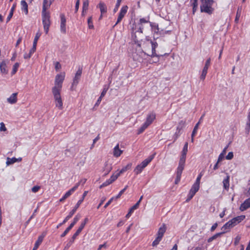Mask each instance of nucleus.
<instances>
[{
    "instance_id": "423d86ee",
    "label": "nucleus",
    "mask_w": 250,
    "mask_h": 250,
    "mask_svg": "<svg viewBox=\"0 0 250 250\" xmlns=\"http://www.w3.org/2000/svg\"><path fill=\"white\" fill-rule=\"evenodd\" d=\"M188 143L186 142L183 148L182 154L179 161V165L185 166L186 159V155L188 152Z\"/></svg>"
},
{
    "instance_id": "c9c22d12",
    "label": "nucleus",
    "mask_w": 250,
    "mask_h": 250,
    "mask_svg": "<svg viewBox=\"0 0 250 250\" xmlns=\"http://www.w3.org/2000/svg\"><path fill=\"white\" fill-rule=\"evenodd\" d=\"M148 127V126L146 125V124H145V123L143 124V125L139 128L138 130V134H140L142 133H143L144 130L147 128Z\"/></svg>"
},
{
    "instance_id": "49530a36",
    "label": "nucleus",
    "mask_w": 250,
    "mask_h": 250,
    "mask_svg": "<svg viewBox=\"0 0 250 250\" xmlns=\"http://www.w3.org/2000/svg\"><path fill=\"white\" fill-rule=\"evenodd\" d=\"M245 217H246L245 215H242L238 216L236 217H234V218L238 222V223H240L245 218Z\"/></svg>"
},
{
    "instance_id": "0e129e2a",
    "label": "nucleus",
    "mask_w": 250,
    "mask_h": 250,
    "mask_svg": "<svg viewBox=\"0 0 250 250\" xmlns=\"http://www.w3.org/2000/svg\"><path fill=\"white\" fill-rule=\"evenodd\" d=\"M194 195H195L194 194L190 192H189V193H188V198L186 200V202H188L189 201L193 198V197L194 196Z\"/></svg>"
},
{
    "instance_id": "0eeeda50",
    "label": "nucleus",
    "mask_w": 250,
    "mask_h": 250,
    "mask_svg": "<svg viewBox=\"0 0 250 250\" xmlns=\"http://www.w3.org/2000/svg\"><path fill=\"white\" fill-rule=\"evenodd\" d=\"M61 18V25L60 29L62 33H66V19L65 16L63 14H61L60 15Z\"/></svg>"
},
{
    "instance_id": "f8f14e48",
    "label": "nucleus",
    "mask_w": 250,
    "mask_h": 250,
    "mask_svg": "<svg viewBox=\"0 0 250 250\" xmlns=\"http://www.w3.org/2000/svg\"><path fill=\"white\" fill-rule=\"evenodd\" d=\"M78 187V184H76V185L72 188H71L70 190H69L68 191H67L65 194L60 199V202H63L64 201L66 198H67Z\"/></svg>"
},
{
    "instance_id": "f03ea898",
    "label": "nucleus",
    "mask_w": 250,
    "mask_h": 250,
    "mask_svg": "<svg viewBox=\"0 0 250 250\" xmlns=\"http://www.w3.org/2000/svg\"><path fill=\"white\" fill-rule=\"evenodd\" d=\"M166 229V226L165 224H163V225L159 229L157 233V237L152 242V245L153 247H156L159 244L164 236Z\"/></svg>"
},
{
    "instance_id": "72a5a7b5",
    "label": "nucleus",
    "mask_w": 250,
    "mask_h": 250,
    "mask_svg": "<svg viewBox=\"0 0 250 250\" xmlns=\"http://www.w3.org/2000/svg\"><path fill=\"white\" fill-rule=\"evenodd\" d=\"M223 234H224V232H221L216 233L215 234H214V235H213L212 236H211V237L209 238L208 239V242L210 243L213 240H214V239H216L217 237L220 236Z\"/></svg>"
},
{
    "instance_id": "09e8293b",
    "label": "nucleus",
    "mask_w": 250,
    "mask_h": 250,
    "mask_svg": "<svg viewBox=\"0 0 250 250\" xmlns=\"http://www.w3.org/2000/svg\"><path fill=\"white\" fill-rule=\"evenodd\" d=\"M127 10L128 6L127 5H125L122 7L120 12L125 15L127 11Z\"/></svg>"
},
{
    "instance_id": "9b49d317",
    "label": "nucleus",
    "mask_w": 250,
    "mask_h": 250,
    "mask_svg": "<svg viewBox=\"0 0 250 250\" xmlns=\"http://www.w3.org/2000/svg\"><path fill=\"white\" fill-rule=\"evenodd\" d=\"M150 25L152 31L155 33H159L160 35L163 34V29L159 28L158 24L150 22Z\"/></svg>"
},
{
    "instance_id": "e2e57ef3",
    "label": "nucleus",
    "mask_w": 250,
    "mask_h": 250,
    "mask_svg": "<svg viewBox=\"0 0 250 250\" xmlns=\"http://www.w3.org/2000/svg\"><path fill=\"white\" fill-rule=\"evenodd\" d=\"M107 90H108V87H106L105 86L104 88L103 91L102 92V93L101 94L100 97H101L102 98L104 97V95H105V94L106 93Z\"/></svg>"
},
{
    "instance_id": "4be33fe9",
    "label": "nucleus",
    "mask_w": 250,
    "mask_h": 250,
    "mask_svg": "<svg viewBox=\"0 0 250 250\" xmlns=\"http://www.w3.org/2000/svg\"><path fill=\"white\" fill-rule=\"evenodd\" d=\"M17 93H13L11 96L7 99V102L11 104H15L17 101Z\"/></svg>"
},
{
    "instance_id": "9d476101",
    "label": "nucleus",
    "mask_w": 250,
    "mask_h": 250,
    "mask_svg": "<svg viewBox=\"0 0 250 250\" xmlns=\"http://www.w3.org/2000/svg\"><path fill=\"white\" fill-rule=\"evenodd\" d=\"M151 44V48H152V54L151 55H149V56L151 57H156L158 58L160 56H163V55H158L156 53V48L158 46V43L154 41H150Z\"/></svg>"
},
{
    "instance_id": "4d7b16f0",
    "label": "nucleus",
    "mask_w": 250,
    "mask_h": 250,
    "mask_svg": "<svg viewBox=\"0 0 250 250\" xmlns=\"http://www.w3.org/2000/svg\"><path fill=\"white\" fill-rule=\"evenodd\" d=\"M111 183H112L110 181V180L108 179L100 186V188H101L103 187L107 186L108 185H110Z\"/></svg>"
},
{
    "instance_id": "a211bd4d",
    "label": "nucleus",
    "mask_w": 250,
    "mask_h": 250,
    "mask_svg": "<svg viewBox=\"0 0 250 250\" xmlns=\"http://www.w3.org/2000/svg\"><path fill=\"white\" fill-rule=\"evenodd\" d=\"M155 154L150 155L148 158L144 160L140 165L142 167L144 168L147 166V165L153 160Z\"/></svg>"
},
{
    "instance_id": "8fccbe9b",
    "label": "nucleus",
    "mask_w": 250,
    "mask_h": 250,
    "mask_svg": "<svg viewBox=\"0 0 250 250\" xmlns=\"http://www.w3.org/2000/svg\"><path fill=\"white\" fill-rule=\"evenodd\" d=\"M87 23L89 29H93L94 28V26L92 21V18L91 17L88 19Z\"/></svg>"
},
{
    "instance_id": "5701e85b",
    "label": "nucleus",
    "mask_w": 250,
    "mask_h": 250,
    "mask_svg": "<svg viewBox=\"0 0 250 250\" xmlns=\"http://www.w3.org/2000/svg\"><path fill=\"white\" fill-rule=\"evenodd\" d=\"M99 7L100 9L101 15L100 18L102 17L103 14L105 13L107 11V8L106 5L103 2H100L99 4Z\"/></svg>"
},
{
    "instance_id": "864d4df0",
    "label": "nucleus",
    "mask_w": 250,
    "mask_h": 250,
    "mask_svg": "<svg viewBox=\"0 0 250 250\" xmlns=\"http://www.w3.org/2000/svg\"><path fill=\"white\" fill-rule=\"evenodd\" d=\"M77 221H78L77 216H76L74 219L73 222L70 224V225L68 227V228H69V229L70 230L73 227V226L75 225V224L77 222Z\"/></svg>"
},
{
    "instance_id": "5fc2aeb1",
    "label": "nucleus",
    "mask_w": 250,
    "mask_h": 250,
    "mask_svg": "<svg viewBox=\"0 0 250 250\" xmlns=\"http://www.w3.org/2000/svg\"><path fill=\"white\" fill-rule=\"evenodd\" d=\"M77 221H78L77 216H76L74 219L73 222L70 224V225L68 227V228H69V229L70 230L73 227V226L75 225V224L77 222Z\"/></svg>"
},
{
    "instance_id": "6e6d98bb",
    "label": "nucleus",
    "mask_w": 250,
    "mask_h": 250,
    "mask_svg": "<svg viewBox=\"0 0 250 250\" xmlns=\"http://www.w3.org/2000/svg\"><path fill=\"white\" fill-rule=\"evenodd\" d=\"M124 16H125L124 14H122V13L120 12L119 14V16H118V19H117V22H116L115 25H116L118 23H119L122 21V20L124 17Z\"/></svg>"
},
{
    "instance_id": "393cba45",
    "label": "nucleus",
    "mask_w": 250,
    "mask_h": 250,
    "mask_svg": "<svg viewBox=\"0 0 250 250\" xmlns=\"http://www.w3.org/2000/svg\"><path fill=\"white\" fill-rule=\"evenodd\" d=\"M78 235V229L76 231L75 233L74 234V235H73L72 238L70 239L69 241L66 244V246L65 247V249L69 248L71 245V244L74 241L75 239H76V237Z\"/></svg>"
},
{
    "instance_id": "412c9836",
    "label": "nucleus",
    "mask_w": 250,
    "mask_h": 250,
    "mask_svg": "<svg viewBox=\"0 0 250 250\" xmlns=\"http://www.w3.org/2000/svg\"><path fill=\"white\" fill-rule=\"evenodd\" d=\"M123 151L119 148V145L117 144L113 149V155L116 157H118L121 156Z\"/></svg>"
},
{
    "instance_id": "a18cd8bd",
    "label": "nucleus",
    "mask_w": 250,
    "mask_h": 250,
    "mask_svg": "<svg viewBox=\"0 0 250 250\" xmlns=\"http://www.w3.org/2000/svg\"><path fill=\"white\" fill-rule=\"evenodd\" d=\"M136 34V33H132V40H133V41L135 43H138L140 42V41L141 40V39L138 38Z\"/></svg>"
},
{
    "instance_id": "6e6552de",
    "label": "nucleus",
    "mask_w": 250,
    "mask_h": 250,
    "mask_svg": "<svg viewBox=\"0 0 250 250\" xmlns=\"http://www.w3.org/2000/svg\"><path fill=\"white\" fill-rule=\"evenodd\" d=\"M185 166H181L178 165V167L177 168L176 171V178L175 181V183L176 184H178L181 179V175L184 170Z\"/></svg>"
},
{
    "instance_id": "c85d7f7f",
    "label": "nucleus",
    "mask_w": 250,
    "mask_h": 250,
    "mask_svg": "<svg viewBox=\"0 0 250 250\" xmlns=\"http://www.w3.org/2000/svg\"><path fill=\"white\" fill-rule=\"evenodd\" d=\"M199 188H200L199 185L194 183L192 185L191 189H190L189 192L195 194V193L198 191Z\"/></svg>"
},
{
    "instance_id": "79ce46f5",
    "label": "nucleus",
    "mask_w": 250,
    "mask_h": 250,
    "mask_svg": "<svg viewBox=\"0 0 250 250\" xmlns=\"http://www.w3.org/2000/svg\"><path fill=\"white\" fill-rule=\"evenodd\" d=\"M120 176V174L117 172L116 174H113L110 178V179H109V180H110V181L111 182V183H113L114 181H115L118 178V177Z\"/></svg>"
},
{
    "instance_id": "2eb2a0df",
    "label": "nucleus",
    "mask_w": 250,
    "mask_h": 250,
    "mask_svg": "<svg viewBox=\"0 0 250 250\" xmlns=\"http://www.w3.org/2000/svg\"><path fill=\"white\" fill-rule=\"evenodd\" d=\"M52 2L51 0H43L42 13H48L46 10L50 7Z\"/></svg>"
},
{
    "instance_id": "a878e982",
    "label": "nucleus",
    "mask_w": 250,
    "mask_h": 250,
    "mask_svg": "<svg viewBox=\"0 0 250 250\" xmlns=\"http://www.w3.org/2000/svg\"><path fill=\"white\" fill-rule=\"evenodd\" d=\"M21 9L22 11H23L25 12V14L26 15H27L28 10V5L27 2L24 0H22L21 1Z\"/></svg>"
},
{
    "instance_id": "bb28decb",
    "label": "nucleus",
    "mask_w": 250,
    "mask_h": 250,
    "mask_svg": "<svg viewBox=\"0 0 250 250\" xmlns=\"http://www.w3.org/2000/svg\"><path fill=\"white\" fill-rule=\"evenodd\" d=\"M43 237L42 236H40L38 237V240L35 242V244L34 245V248H33L32 250H36L38 248V247H39V246L42 243V241L43 240Z\"/></svg>"
},
{
    "instance_id": "bf43d9fd",
    "label": "nucleus",
    "mask_w": 250,
    "mask_h": 250,
    "mask_svg": "<svg viewBox=\"0 0 250 250\" xmlns=\"http://www.w3.org/2000/svg\"><path fill=\"white\" fill-rule=\"evenodd\" d=\"M241 239V237L239 235H237L234 239V245L235 246L237 245Z\"/></svg>"
},
{
    "instance_id": "37998d69",
    "label": "nucleus",
    "mask_w": 250,
    "mask_h": 250,
    "mask_svg": "<svg viewBox=\"0 0 250 250\" xmlns=\"http://www.w3.org/2000/svg\"><path fill=\"white\" fill-rule=\"evenodd\" d=\"M208 72V70L203 68L202 74L200 76L201 80H204Z\"/></svg>"
},
{
    "instance_id": "4c0bfd02",
    "label": "nucleus",
    "mask_w": 250,
    "mask_h": 250,
    "mask_svg": "<svg viewBox=\"0 0 250 250\" xmlns=\"http://www.w3.org/2000/svg\"><path fill=\"white\" fill-rule=\"evenodd\" d=\"M144 168L142 167V166L140 164L138 165L134 169V172H135V174L138 175V174L140 173L142 170H143Z\"/></svg>"
},
{
    "instance_id": "c756f323",
    "label": "nucleus",
    "mask_w": 250,
    "mask_h": 250,
    "mask_svg": "<svg viewBox=\"0 0 250 250\" xmlns=\"http://www.w3.org/2000/svg\"><path fill=\"white\" fill-rule=\"evenodd\" d=\"M132 166L131 163L128 164L125 167H123L118 173L120 174V175L131 168Z\"/></svg>"
},
{
    "instance_id": "603ef678",
    "label": "nucleus",
    "mask_w": 250,
    "mask_h": 250,
    "mask_svg": "<svg viewBox=\"0 0 250 250\" xmlns=\"http://www.w3.org/2000/svg\"><path fill=\"white\" fill-rule=\"evenodd\" d=\"M34 53V52H32L31 50H30L29 53L28 54L25 53L23 56L24 59H29L31 58L32 55Z\"/></svg>"
},
{
    "instance_id": "58836bf2",
    "label": "nucleus",
    "mask_w": 250,
    "mask_h": 250,
    "mask_svg": "<svg viewBox=\"0 0 250 250\" xmlns=\"http://www.w3.org/2000/svg\"><path fill=\"white\" fill-rule=\"evenodd\" d=\"M88 0H85L83 1V11H82V15H84V11H86L88 9Z\"/></svg>"
},
{
    "instance_id": "338daca9",
    "label": "nucleus",
    "mask_w": 250,
    "mask_h": 250,
    "mask_svg": "<svg viewBox=\"0 0 250 250\" xmlns=\"http://www.w3.org/2000/svg\"><path fill=\"white\" fill-rule=\"evenodd\" d=\"M150 22L148 20L146 19L145 18H141L140 19V24H142L143 23Z\"/></svg>"
},
{
    "instance_id": "6ab92c4d",
    "label": "nucleus",
    "mask_w": 250,
    "mask_h": 250,
    "mask_svg": "<svg viewBox=\"0 0 250 250\" xmlns=\"http://www.w3.org/2000/svg\"><path fill=\"white\" fill-rule=\"evenodd\" d=\"M40 36H41V34L40 33H37L36 34V35L34 38V41H33L32 48L30 49L32 50V52H35L36 51L37 42H38V41L39 38L40 37Z\"/></svg>"
},
{
    "instance_id": "e433bc0d",
    "label": "nucleus",
    "mask_w": 250,
    "mask_h": 250,
    "mask_svg": "<svg viewBox=\"0 0 250 250\" xmlns=\"http://www.w3.org/2000/svg\"><path fill=\"white\" fill-rule=\"evenodd\" d=\"M17 162V158L15 157H13L12 158L7 157V161H6V165H10L11 164H13Z\"/></svg>"
},
{
    "instance_id": "680f3d73",
    "label": "nucleus",
    "mask_w": 250,
    "mask_h": 250,
    "mask_svg": "<svg viewBox=\"0 0 250 250\" xmlns=\"http://www.w3.org/2000/svg\"><path fill=\"white\" fill-rule=\"evenodd\" d=\"M202 176V173H200L198 175V177H197V179L196 180V181H195V182L194 183L198 184V185H200V180L201 179Z\"/></svg>"
},
{
    "instance_id": "2f4dec72",
    "label": "nucleus",
    "mask_w": 250,
    "mask_h": 250,
    "mask_svg": "<svg viewBox=\"0 0 250 250\" xmlns=\"http://www.w3.org/2000/svg\"><path fill=\"white\" fill-rule=\"evenodd\" d=\"M0 69L1 72L4 74L7 73V70L6 69V64L5 62L3 61L0 64Z\"/></svg>"
},
{
    "instance_id": "20e7f679",
    "label": "nucleus",
    "mask_w": 250,
    "mask_h": 250,
    "mask_svg": "<svg viewBox=\"0 0 250 250\" xmlns=\"http://www.w3.org/2000/svg\"><path fill=\"white\" fill-rule=\"evenodd\" d=\"M50 16L49 13H42V20L43 28L46 34H47L50 25Z\"/></svg>"
},
{
    "instance_id": "f257e3e1",
    "label": "nucleus",
    "mask_w": 250,
    "mask_h": 250,
    "mask_svg": "<svg viewBox=\"0 0 250 250\" xmlns=\"http://www.w3.org/2000/svg\"><path fill=\"white\" fill-rule=\"evenodd\" d=\"M213 3V0H206L202 2L200 5L201 12L209 15L211 14L214 11V8L212 7Z\"/></svg>"
},
{
    "instance_id": "b1692460",
    "label": "nucleus",
    "mask_w": 250,
    "mask_h": 250,
    "mask_svg": "<svg viewBox=\"0 0 250 250\" xmlns=\"http://www.w3.org/2000/svg\"><path fill=\"white\" fill-rule=\"evenodd\" d=\"M112 169V167L111 165L108 164L107 162H105L104 164V167L103 168V171L104 172V175L108 174Z\"/></svg>"
},
{
    "instance_id": "c03bdc74",
    "label": "nucleus",
    "mask_w": 250,
    "mask_h": 250,
    "mask_svg": "<svg viewBox=\"0 0 250 250\" xmlns=\"http://www.w3.org/2000/svg\"><path fill=\"white\" fill-rule=\"evenodd\" d=\"M128 188V186H126L125 187V188L123 189L122 190H121L120 191V192L119 193V194L115 197H114L115 199H117L118 198H119L121 195L125 192V191L126 190V189L127 188Z\"/></svg>"
},
{
    "instance_id": "aec40b11",
    "label": "nucleus",
    "mask_w": 250,
    "mask_h": 250,
    "mask_svg": "<svg viewBox=\"0 0 250 250\" xmlns=\"http://www.w3.org/2000/svg\"><path fill=\"white\" fill-rule=\"evenodd\" d=\"M229 175L227 173V176L223 181L224 188L227 190H228L229 187Z\"/></svg>"
},
{
    "instance_id": "cd10ccee",
    "label": "nucleus",
    "mask_w": 250,
    "mask_h": 250,
    "mask_svg": "<svg viewBox=\"0 0 250 250\" xmlns=\"http://www.w3.org/2000/svg\"><path fill=\"white\" fill-rule=\"evenodd\" d=\"M139 207V203H136L134 206H133L129 209V212L126 215V217L128 218L130 217L132 213L134 211V210L136 209Z\"/></svg>"
},
{
    "instance_id": "39448f33",
    "label": "nucleus",
    "mask_w": 250,
    "mask_h": 250,
    "mask_svg": "<svg viewBox=\"0 0 250 250\" xmlns=\"http://www.w3.org/2000/svg\"><path fill=\"white\" fill-rule=\"evenodd\" d=\"M61 91L52 90V93L55 100L56 106L59 108H62V102L60 93Z\"/></svg>"
},
{
    "instance_id": "1a4fd4ad",
    "label": "nucleus",
    "mask_w": 250,
    "mask_h": 250,
    "mask_svg": "<svg viewBox=\"0 0 250 250\" xmlns=\"http://www.w3.org/2000/svg\"><path fill=\"white\" fill-rule=\"evenodd\" d=\"M155 119L156 114L153 112H150L147 115L146 121L145 123L146 124V125L149 126L152 123Z\"/></svg>"
},
{
    "instance_id": "f704fd0d",
    "label": "nucleus",
    "mask_w": 250,
    "mask_h": 250,
    "mask_svg": "<svg viewBox=\"0 0 250 250\" xmlns=\"http://www.w3.org/2000/svg\"><path fill=\"white\" fill-rule=\"evenodd\" d=\"M78 208V202L76 204L75 207L74 209H73L70 212L69 214L66 217V218H68L69 220L70 218L72 217L73 215L76 212L77 208Z\"/></svg>"
},
{
    "instance_id": "ddd939ff",
    "label": "nucleus",
    "mask_w": 250,
    "mask_h": 250,
    "mask_svg": "<svg viewBox=\"0 0 250 250\" xmlns=\"http://www.w3.org/2000/svg\"><path fill=\"white\" fill-rule=\"evenodd\" d=\"M78 187V184H76V185L72 188H71L70 190H69L68 191H67L65 194L60 199V202H63L64 201L66 198H67Z\"/></svg>"
},
{
    "instance_id": "13d9d810",
    "label": "nucleus",
    "mask_w": 250,
    "mask_h": 250,
    "mask_svg": "<svg viewBox=\"0 0 250 250\" xmlns=\"http://www.w3.org/2000/svg\"><path fill=\"white\" fill-rule=\"evenodd\" d=\"M121 0H117V3L116 4V5H115V7L114 9V10H113V12L114 13L116 12L118 10L120 4H121Z\"/></svg>"
},
{
    "instance_id": "774afa93",
    "label": "nucleus",
    "mask_w": 250,
    "mask_h": 250,
    "mask_svg": "<svg viewBox=\"0 0 250 250\" xmlns=\"http://www.w3.org/2000/svg\"><path fill=\"white\" fill-rule=\"evenodd\" d=\"M40 188V186H34L32 188V191L33 192L35 193V192H37Z\"/></svg>"
},
{
    "instance_id": "f3484780",
    "label": "nucleus",
    "mask_w": 250,
    "mask_h": 250,
    "mask_svg": "<svg viewBox=\"0 0 250 250\" xmlns=\"http://www.w3.org/2000/svg\"><path fill=\"white\" fill-rule=\"evenodd\" d=\"M233 228V225L230 222V220L226 223L221 228L224 233L229 231L230 229Z\"/></svg>"
},
{
    "instance_id": "4468645a",
    "label": "nucleus",
    "mask_w": 250,
    "mask_h": 250,
    "mask_svg": "<svg viewBox=\"0 0 250 250\" xmlns=\"http://www.w3.org/2000/svg\"><path fill=\"white\" fill-rule=\"evenodd\" d=\"M249 208H250V197L245 200V201L241 205L240 209L241 211H244Z\"/></svg>"
},
{
    "instance_id": "ea45409f",
    "label": "nucleus",
    "mask_w": 250,
    "mask_h": 250,
    "mask_svg": "<svg viewBox=\"0 0 250 250\" xmlns=\"http://www.w3.org/2000/svg\"><path fill=\"white\" fill-rule=\"evenodd\" d=\"M88 221V218H85L84 219V220L81 223V224L80 226H79V233L81 232V231L84 227L85 224L87 223Z\"/></svg>"
},
{
    "instance_id": "69168bd1",
    "label": "nucleus",
    "mask_w": 250,
    "mask_h": 250,
    "mask_svg": "<svg viewBox=\"0 0 250 250\" xmlns=\"http://www.w3.org/2000/svg\"><path fill=\"white\" fill-rule=\"evenodd\" d=\"M230 222L233 225V227L238 224H239L238 222L235 220L234 218H233L232 219L230 220Z\"/></svg>"
},
{
    "instance_id": "de8ad7c7",
    "label": "nucleus",
    "mask_w": 250,
    "mask_h": 250,
    "mask_svg": "<svg viewBox=\"0 0 250 250\" xmlns=\"http://www.w3.org/2000/svg\"><path fill=\"white\" fill-rule=\"evenodd\" d=\"M200 124V122H198L196 124V125H195L194 128H193V130L192 131V137L193 136H194L195 134L197 132V130L198 128V126H199V125Z\"/></svg>"
},
{
    "instance_id": "7ed1b4c3",
    "label": "nucleus",
    "mask_w": 250,
    "mask_h": 250,
    "mask_svg": "<svg viewBox=\"0 0 250 250\" xmlns=\"http://www.w3.org/2000/svg\"><path fill=\"white\" fill-rule=\"evenodd\" d=\"M64 79V75L62 74H57L55 77V86L52 88L54 90H61L62 84Z\"/></svg>"
},
{
    "instance_id": "052dcab7",
    "label": "nucleus",
    "mask_w": 250,
    "mask_h": 250,
    "mask_svg": "<svg viewBox=\"0 0 250 250\" xmlns=\"http://www.w3.org/2000/svg\"><path fill=\"white\" fill-rule=\"evenodd\" d=\"M233 157V153L232 152H229L226 157L227 160H231Z\"/></svg>"
},
{
    "instance_id": "a19ab883",
    "label": "nucleus",
    "mask_w": 250,
    "mask_h": 250,
    "mask_svg": "<svg viewBox=\"0 0 250 250\" xmlns=\"http://www.w3.org/2000/svg\"><path fill=\"white\" fill-rule=\"evenodd\" d=\"M19 65L20 64L18 62H16L14 64L13 67L12 71L11 72V74L12 75L15 74L17 72L18 67H19Z\"/></svg>"
},
{
    "instance_id": "3c124183",
    "label": "nucleus",
    "mask_w": 250,
    "mask_h": 250,
    "mask_svg": "<svg viewBox=\"0 0 250 250\" xmlns=\"http://www.w3.org/2000/svg\"><path fill=\"white\" fill-rule=\"evenodd\" d=\"M193 8H192V13L194 14L195 12H196L197 7H198V2L195 1L194 2H192L191 3Z\"/></svg>"
},
{
    "instance_id": "dca6fc26",
    "label": "nucleus",
    "mask_w": 250,
    "mask_h": 250,
    "mask_svg": "<svg viewBox=\"0 0 250 250\" xmlns=\"http://www.w3.org/2000/svg\"><path fill=\"white\" fill-rule=\"evenodd\" d=\"M78 71L75 73V76L73 80V82L72 84L70 89L71 91H76L77 84L78 83Z\"/></svg>"
},
{
    "instance_id": "473e14b6",
    "label": "nucleus",
    "mask_w": 250,
    "mask_h": 250,
    "mask_svg": "<svg viewBox=\"0 0 250 250\" xmlns=\"http://www.w3.org/2000/svg\"><path fill=\"white\" fill-rule=\"evenodd\" d=\"M242 10V8L241 6L238 7V8L237 9V10L235 19V22L236 23H238V22L239 19V18H240V17L241 16V15Z\"/></svg>"
},
{
    "instance_id": "7c9ffc66",
    "label": "nucleus",
    "mask_w": 250,
    "mask_h": 250,
    "mask_svg": "<svg viewBox=\"0 0 250 250\" xmlns=\"http://www.w3.org/2000/svg\"><path fill=\"white\" fill-rule=\"evenodd\" d=\"M228 146H226L223 150L222 152L220 154L219 157L218 158V162H220L223 160L224 158V155L226 153L227 149L228 148Z\"/></svg>"
}]
</instances>
